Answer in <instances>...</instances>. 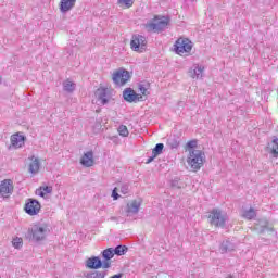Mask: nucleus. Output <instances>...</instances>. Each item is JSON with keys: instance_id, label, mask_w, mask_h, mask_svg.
<instances>
[{"instance_id": "18", "label": "nucleus", "mask_w": 278, "mask_h": 278, "mask_svg": "<svg viewBox=\"0 0 278 278\" xmlns=\"http://www.w3.org/2000/svg\"><path fill=\"white\" fill-rule=\"evenodd\" d=\"M266 151L271 157H278V138L274 137L271 142L267 144Z\"/></svg>"}, {"instance_id": "6", "label": "nucleus", "mask_w": 278, "mask_h": 278, "mask_svg": "<svg viewBox=\"0 0 278 278\" xmlns=\"http://www.w3.org/2000/svg\"><path fill=\"white\" fill-rule=\"evenodd\" d=\"M40 210H42V204L40 201L34 198H28L24 205V212L28 214V216H38L40 214Z\"/></svg>"}, {"instance_id": "12", "label": "nucleus", "mask_w": 278, "mask_h": 278, "mask_svg": "<svg viewBox=\"0 0 278 278\" xmlns=\"http://www.w3.org/2000/svg\"><path fill=\"white\" fill-rule=\"evenodd\" d=\"M114 248H108L101 252L102 263L104 264V268L112 267V261L114 258Z\"/></svg>"}, {"instance_id": "31", "label": "nucleus", "mask_w": 278, "mask_h": 278, "mask_svg": "<svg viewBox=\"0 0 278 278\" xmlns=\"http://www.w3.org/2000/svg\"><path fill=\"white\" fill-rule=\"evenodd\" d=\"M117 131L122 138H127V136H129V129H127V126L125 125H119Z\"/></svg>"}, {"instance_id": "21", "label": "nucleus", "mask_w": 278, "mask_h": 278, "mask_svg": "<svg viewBox=\"0 0 278 278\" xmlns=\"http://www.w3.org/2000/svg\"><path fill=\"white\" fill-rule=\"evenodd\" d=\"M166 144L169 147V149H179V146L181 144V138L177 135H172L167 138Z\"/></svg>"}, {"instance_id": "28", "label": "nucleus", "mask_w": 278, "mask_h": 278, "mask_svg": "<svg viewBox=\"0 0 278 278\" xmlns=\"http://www.w3.org/2000/svg\"><path fill=\"white\" fill-rule=\"evenodd\" d=\"M51 192H53V187H51V186L40 187L38 197H41L42 199H45V195L51 194Z\"/></svg>"}, {"instance_id": "20", "label": "nucleus", "mask_w": 278, "mask_h": 278, "mask_svg": "<svg viewBox=\"0 0 278 278\" xmlns=\"http://www.w3.org/2000/svg\"><path fill=\"white\" fill-rule=\"evenodd\" d=\"M96 97L98 101H101L102 105H108L110 103V100L105 97H108V89L106 88H99L96 91Z\"/></svg>"}, {"instance_id": "16", "label": "nucleus", "mask_w": 278, "mask_h": 278, "mask_svg": "<svg viewBox=\"0 0 278 278\" xmlns=\"http://www.w3.org/2000/svg\"><path fill=\"white\" fill-rule=\"evenodd\" d=\"M29 160L28 173H30V175H37V173H40V159L33 155Z\"/></svg>"}, {"instance_id": "5", "label": "nucleus", "mask_w": 278, "mask_h": 278, "mask_svg": "<svg viewBox=\"0 0 278 278\" xmlns=\"http://www.w3.org/2000/svg\"><path fill=\"white\" fill-rule=\"evenodd\" d=\"M112 79L113 84H115L117 88H121L131 79V73L125 68H119L113 73Z\"/></svg>"}, {"instance_id": "24", "label": "nucleus", "mask_w": 278, "mask_h": 278, "mask_svg": "<svg viewBox=\"0 0 278 278\" xmlns=\"http://www.w3.org/2000/svg\"><path fill=\"white\" fill-rule=\"evenodd\" d=\"M203 71H205V67L202 65H193V70L190 71L192 79H200L203 77Z\"/></svg>"}, {"instance_id": "14", "label": "nucleus", "mask_w": 278, "mask_h": 278, "mask_svg": "<svg viewBox=\"0 0 278 278\" xmlns=\"http://www.w3.org/2000/svg\"><path fill=\"white\" fill-rule=\"evenodd\" d=\"M76 3L77 0H61L59 3V10L61 14H68V12L75 8Z\"/></svg>"}, {"instance_id": "19", "label": "nucleus", "mask_w": 278, "mask_h": 278, "mask_svg": "<svg viewBox=\"0 0 278 278\" xmlns=\"http://www.w3.org/2000/svg\"><path fill=\"white\" fill-rule=\"evenodd\" d=\"M142 205V201L134 200L127 204V214H138L140 212V206Z\"/></svg>"}, {"instance_id": "29", "label": "nucleus", "mask_w": 278, "mask_h": 278, "mask_svg": "<svg viewBox=\"0 0 278 278\" xmlns=\"http://www.w3.org/2000/svg\"><path fill=\"white\" fill-rule=\"evenodd\" d=\"M152 153L154 154V156H159L162 155V153H164V143H157L153 149H152Z\"/></svg>"}, {"instance_id": "4", "label": "nucleus", "mask_w": 278, "mask_h": 278, "mask_svg": "<svg viewBox=\"0 0 278 278\" xmlns=\"http://www.w3.org/2000/svg\"><path fill=\"white\" fill-rule=\"evenodd\" d=\"M210 225L225 229L227 227V214H223L220 208H213L208 215Z\"/></svg>"}, {"instance_id": "17", "label": "nucleus", "mask_w": 278, "mask_h": 278, "mask_svg": "<svg viewBox=\"0 0 278 278\" xmlns=\"http://www.w3.org/2000/svg\"><path fill=\"white\" fill-rule=\"evenodd\" d=\"M219 251L222 254L231 253V251H236V244L231 242L229 239H226L222 241L219 245Z\"/></svg>"}, {"instance_id": "27", "label": "nucleus", "mask_w": 278, "mask_h": 278, "mask_svg": "<svg viewBox=\"0 0 278 278\" xmlns=\"http://www.w3.org/2000/svg\"><path fill=\"white\" fill-rule=\"evenodd\" d=\"M127 251H129V248H127V245H123V244H119L115 248H113V253L114 255H125V253H127Z\"/></svg>"}, {"instance_id": "37", "label": "nucleus", "mask_w": 278, "mask_h": 278, "mask_svg": "<svg viewBox=\"0 0 278 278\" xmlns=\"http://www.w3.org/2000/svg\"><path fill=\"white\" fill-rule=\"evenodd\" d=\"M155 157H157V156H155V154L152 153V156H150V157L147 160L146 164H151V162H153V160H155Z\"/></svg>"}, {"instance_id": "35", "label": "nucleus", "mask_w": 278, "mask_h": 278, "mask_svg": "<svg viewBox=\"0 0 278 278\" xmlns=\"http://www.w3.org/2000/svg\"><path fill=\"white\" fill-rule=\"evenodd\" d=\"M112 198H113V201H118V199H121V194H118V188H114L113 191H112Z\"/></svg>"}, {"instance_id": "1", "label": "nucleus", "mask_w": 278, "mask_h": 278, "mask_svg": "<svg viewBox=\"0 0 278 278\" xmlns=\"http://www.w3.org/2000/svg\"><path fill=\"white\" fill-rule=\"evenodd\" d=\"M47 233H49V226H47V224H35L28 228L25 238L28 242L38 244L43 240H47Z\"/></svg>"}, {"instance_id": "30", "label": "nucleus", "mask_w": 278, "mask_h": 278, "mask_svg": "<svg viewBox=\"0 0 278 278\" xmlns=\"http://www.w3.org/2000/svg\"><path fill=\"white\" fill-rule=\"evenodd\" d=\"M198 144H199V141L197 139H193L187 142L186 148L188 149L189 154L191 151H197Z\"/></svg>"}, {"instance_id": "3", "label": "nucleus", "mask_w": 278, "mask_h": 278, "mask_svg": "<svg viewBox=\"0 0 278 278\" xmlns=\"http://www.w3.org/2000/svg\"><path fill=\"white\" fill-rule=\"evenodd\" d=\"M203 155H205V153H203L201 150L190 151V154L187 157V163L190 165L194 173H197V170H201V167L205 162V157H203Z\"/></svg>"}, {"instance_id": "7", "label": "nucleus", "mask_w": 278, "mask_h": 278, "mask_svg": "<svg viewBox=\"0 0 278 278\" xmlns=\"http://www.w3.org/2000/svg\"><path fill=\"white\" fill-rule=\"evenodd\" d=\"M192 47L193 43L190 41V39L179 38L174 45V51L177 53V55H181V53H190V51H192Z\"/></svg>"}, {"instance_id": "38", "label": "nucleus", "mask_w": 278, "mask_h": 278, "mask_svg": "<svg viewBox=\"0 0 278 278\" xmlns=\"http://www.w3.org/2000/svg\"><path fill=\"white\" fill-rule=\"evenodd\" d=\"M111 220H116V217H111Z\"/></svg>"}, {"instance_id": "26", "label": "nucleus", "mask_w": 278, "mask_h": 278, "mask_svg": "<svg viewBox=\"0 0 278 278\" xmlns=\"http://www.w3.org/2000/svg\"><path fill=\"white\" fill-rule=\"evenodd\" d=\"M77 88V85L73 81H71V79H67L63 83V90L64 92H67L68 94H73V92H75V89Z\"/></svg>"}, {"instance_id": "34", "label": "nucleus", "mask_w": 278, "mask_h": 278, "mask_svg": "<svg viewBox=\"0 0 278 278\" xmlns=\"http://www.w3.org/2000/svg\"><path fill=\"white\" fill-rule=\"evenodd\" d=\"M118 5H126L127 8H131L134 5V0H117Z\"/></svg>"}, {"instance_id": "10", "label": "nucleus", "mask_w": 278, "mask_h": 278, "mask_svg": "<svg viewBox=\"0 0 278 278\" xmlns=\"http://www.w3.org/2000/svg\"><path fill=\"white\" fill-rule=\"evenodd\" d=\"M130 48L132 51H140V49H147V37L142 35H132L130 40Z\"/></svg>"}, {"instance_id": "11", "label": "nucleus", "mask_w": 278, "mask_h": 278, "mask_svg": "<svg viewBox=\"0 0 278 278\" xmlns=\"http://www.w3.org/2000/svg\"><path fill=\"white\" fill-rule=\"evenodd\" d=\"M86 268L89 270H99L100 268H105V265L100 256H91L85 262Z\"/></svg>"}, {"instance_id": "32", "label": "nucleus", "mask_w": 278, "mask_h": 278, "mask_svg": "<svg viewBox=\"0 0 278 278\" xmlns=\"http://www.w3.org/2000/svg\"><path fill=\"white\" fill-rule=\"evenodd\" d=\"M12 244L14 249H22L23 248V238L16 237L12 240Z\"/></svg>"}, {"instance_id": "15", "label": "nucleus", "mask_w": 278, "mask_h": 278, "mask_svg": "<svg viewBox=\"0 0 278 278\" xmlns=\"http://www.w3.org/2000/svg\"><path fill=\"white\" fill-rule=\"evenodd\" d=\"M81 166H85V168H90L91 166H94V152L88 151L84 153V155L80 159Z\"/></svg>"}, {"instance_id": "13", "label": "nucleus", "mask_w": 278, "mask_h": 278, "mask_svg": "<svg viewBox=\"0 0 278 278\" xmlns=\"http://www.w3.org/2000/svg\"><path fill=\"white\" fill-rule=\"evenodd\" d=\"M27 137L25 135H21V132H16L15 135L11 136V144L15 149H21L25 147V141Z\"/></svg>"}, {"instance_id": "33", "label": "nucleus", "mask_w": 278, "mask_h": 278, "mask_svg": "<svg viewBox=\"0 0 278 278\" xmlns=\"http://www.w3.org/2000/svg\"><path fill=\"white\" fill-rule=\"evenodd\" d=\"M170 187L172 188H175L176 190H181V181L179 180V178H174L172 181H170Z\"/></svg>"}, {"instance_id": "23", "label": "nucleus", "mask_w": 278, "mask_h": 278, "mask_svg": "<svg viewBox=\"0 0 278 278\" xmlns=\"http://www.w3.org/2000/svg\"><path fill=\"white\" fill-rule=\"evenodd\" d=\"M260 229H258V233L263 235L266 233V231H275V228H273L270 226V222H268L267 219H261L260 220Z\"/></svg>"}, {"instance_id": "9", "label": "nucleus", "mask_w": 278, "mask_h": 278, "mask_svg": "<svg viewBox=\"0 0 278 278\" xmlns=\"http://www.w3.org/2000/svg\"><path fill=\"white\" fill-rule=\"evenodd\" d=\"M13 192L14 182L12 179H4L0 182V197H2V199H10Z\"/></svg>"}, {"instance_id": "2", "label": "nucleus", "mask_w": 278, "mask_h": 278, "mask_svg": "<svg viewBox=\"0 0 278 278\" xmlns=\"http://www.w3.org/2000/svg\"><path fill=\"white\" fill-rule=\"evenodd\" d=\"M169 25H170V16L155 15L153 18V22L146 24V28L150 29V31L162 34V31H166V29H168Z\"/></svg>"}, {"instance_id": "22", "label": "nucleus", "mask_w": 278, "mask_h": 278, "mask_svg": "<svg viewBox=\"0 0 278 278\" xmlns=\"http://www.w3.org/2000/svg\"><path fill=\"white\" fill-rule=\"evenodd\" d=\"M151 87V84L147 80H143L141 83H138L137 88L139 92H141V97H149V88Z\"/></svg>"}, {"instance_id": "36", "label": "nucleus", "mask_w": 278, "mask_h": 278, "mask_svg": "<svg viewBox=\"0 0 278 278\" xmlns=\"http://www.w3.org/2000/svg\"><path fill=\"white\" fill-rule=\"evenodd\" d=\"M121 192H122V194H128L129 193V185H127V184L122 185Z\"/></svg>"}, {"instance_id": "39", "label": "nucleus", "mask_w": 278, "mask_h": 278, "mask_svg": "<svg viewBox=\"0 0 278 278\" xmlns=\"http://www.w3.org/2000/svg\"><path fill=\"white\" fill-rule=\"evenodd\" d=\"M0 84H1V77H0Z\"/></svg>"}, {"instance_id": "25", "label": "nucleus", "mask_w": 278, "mask_h": 278, "mask_svg": "<svg viewBox=\"0 0 278 278\" xmlns=\"http://www.w3.org/2000/svg\"><path fill=\"white\" fill-rule=\"evenodd\" d=\"M241 216L245 220H253L254 218L257 217V211H255V208L253 207H250L249 210H244Z\"/></svg>"}, {"instance_id": "8", "label": "nucleus", "mask_w": 278, "mask_h": 278, "mask_svg": "<svg viewBox=\"0 0 278 278\" xmlns=\"http://www.w3.org/2000/svg\"><path fill=\"white\" fill-rule=\"evenodd\" d=\"M123 99L126 103H139L140 101H146L144 97L137 93L131 87L124 89Z\"/></svg>"}]
</instances>
